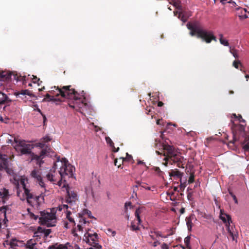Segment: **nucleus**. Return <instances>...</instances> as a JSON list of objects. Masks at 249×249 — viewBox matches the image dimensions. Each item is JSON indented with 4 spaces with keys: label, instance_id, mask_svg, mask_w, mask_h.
Instances as JSON below:
<instances>
[{
    "label": "nucleus",
    "instance_id": "obj_57",
    "mask_svg": "<svg viewBox=\"0 0 249 249\" xmlns=\"http://www.w3.org/2000/svg\"><path fill=\"white\" fill-rule=\"evenodd\" d=\"M160 120L159 119V120H158L156 122V124L158 125H160Z\"/></svg>",
    "mask_w": 249,
    "mask_h": 249
},
{
    "label": "nucleus",
    "instance_id": "obj_30",
    "mask_svg": "<svg viewBox=\"0 0 249 249\" xmlns=\"http://www.w3.org/2000/svg\"><path fill=\"white\" fill-rule=\"evenodd\" d=\"M87 195L89 196H91L92 197L94 196V194L93 192V190L92 188L90 186H89L86 188L85 189Z\"/></svg>",
    "mask_w": 249,
    "mask_h": 249
},
{
    "label": "nucleus",
    "instance_id": "obj_18",
    "mask_svg": "<svg viewBox=\"0 0 249 249\" xmlns=\"http://www.w3.org/2000/svg\"><path fill=\"white\" fill-rule=\"evenodd\" d=\"M0 196L3 203H5V201L8 199L9 196V192L8 190L3 188L0 190Z\"/></svg>",
    "mask_w": 249,
    "mask_h": 249
},
{
    "label": "nucleus",
    "instance_id": "obj_44",
    "mask_svg": "<svg viewBox=\"0 0 249 249\" xmlns=\"http://www.w3.org/2000/svg\"><path fill=\"white\" fill-rule=\"evenodd\" d=\"M190 237L189 236L186 237L184 239V242L186 245H188L190 243Z\"/></svg>",
    "mask_w": 249,
    "mask_h": 249
},
{
    "label": "nucleus",
    "instance_id": "obj_29",
    "mask_svg": "<svg viewBox=\"0 0 249 249\" xmlns=\"http://www.w3.org/2000/svg\"><path fill=\"white\" fill-rule=\"evenodd\" d=\"M16 95L17 96H19L20 95H28L29 96H31L32 94L30 93V92L28 90L26 89V90H22L20 92L16 93Z\"/></svg>",
    "mask_w": 249,
    "mask_h": 249
},
{
    "label": "nucleus",
    "instance_id": "obj_63",
    "mask_svg": "<svg viewBox=\"0 0 249 249\" xmlns=\"http://www.w3.org/2000/svg\"><path fill=\"white\" fill-rule=\"evenodd\" d=\"M247 15H249V11H247Z\"/></svg>",
    "mask_w": 249,
    "mask_h": 249
},
{
    "label": "nucleus",
    "instance_id": "obj_50",
    "mask_svg": "<svg viewBox=\"0 0 249 249\" xmlns=\"http://www.w3.org/2000/svg\"><path fill=\"white\" fill-rule=\"evenodd\" d=\"M220 2L223 4H225L226 3H231V0L228 1V0H221Z\"/></svg>",
    "mask_w": 249,
    "mask_h": 249
},
{
    "label": "nucleus",
    "instance_id": "obj_11",
    "mask_svg": "<svg viewBox=\"0 0 249 249\" xmlns=\"http://www.w3.org/2000/svg\"><path fill=\"white\" fill-rule=\"evenodd\" d=\"M62 188L64 191H66L68 196L67 202L71 204L78 200V197L77 193L70 189L67 182H64L62 185Z\"/></svg>",
    "mask_w": 249,
    "mask_h": 249
},
{
    "label": "nucleus",
    "instance_id": "obj_17",
    "mask_svg": "<svg viewBox=\"0 0 249 249\" xmlns=\"http://www.w3.org/2000/svg\"><path fill=\"white\" fill-rule=\"evenodd\" d=\"M237 10L238 11V17L241 19H243L249 18V15H247V10L245 8H238Z\"/></svg>",
    "mask_w": 249,
    "mask_h": 249
},
{
    "label": "nucleus",
    "instance_id": "obj_31",
    "mask_svg": "<svg viewBox=\"0 0 249 249\" xmlns=\"http://www.w3.org/2000/svg\"><path fill=\"white\" fill-rule=\"evenodd\" d=\"M54 100V98L53 96H50L49 94H47L45 96V97L43 99V102H46L49 101H53Z\"/></svg>",
    "mask_w": 249,
    "mask_h": 249
},
{
    "label": "nucleus",
    "instance_id": "obj_41",
    "mask_svg": "<svg viewBox=\"0 0 249 249\" xmlns=\"http://www.w3.org/2000/svg\"><path fill=\"white\" fill-rule=\"evenodd\" d=\"M36 146L42 148L45 146V143L41 140L40 142L36 143Z\"/></svg>",
    "mask_w": 249,
    "mask_h": 249
},
{
    "label": "nucleus",
    "instance_id": "obj_9",
    "mask_svg": "<svg viewBox=\"0 0 249 249\" xmlns=\"http://www.w3.org/2000/svg\"><path fill=\"white\" fill-rule=\"evenodd\" d=\"M219 217L220 219L225 224L227 231L232 238V240H235L236 239V234L230 229V223H231V216L225 213L223 210H220Z\"/></svg>",
    "mask_w": 249,
    "mask_h": 249
},
{
    "label": "nucleus",
    "instance_id": "obj_3",
    "mask_svg": "<svg viewBox=\"0 0 249 249\" xmlns=\"http://www.w3.org/2000/svg\"><path fill=\"white\" fill-rule=\"evenodd\" d=\"M155 145L157 147L161 146L162 148L163 151L162 153L159 151H156V153L158 155L163 154V155L165 157L164 159V160L165 161L164 163L165 166L167 165V161L169 160H171L174 162H178L181 161V157L179 155L178 152L172 146L164 144L160 141L158 142V140H156Z\"/></svg>",
    "mask_w": 249,
    "mask_h": 249
},
{
    "label": "nucleus",
    "instance_id": "obj_56",
    "mask_svg": "<svg viewBox=\"0 0 249 249\" xmlns=\"http://www.w3.org/2000/svg\"><path fill=\"white\" fill-rule=\"evenodd\" d=\"M163 105V103L161 102H159L158 103V106L159 107H161Z\"/></svg>",
    "mask_w": 249,
    "mask_h": 249
},
{
    "label": "nucleus",
    "instance_id": "obj_53",
    "mask_svg": "<svg viewBox=\"0 0 249 249\" xmlns=\"http://www.w3.org/2000/svg\"><path fill=\"white\" fill-rule=\"evenodd\" d=\"M138 164H143V165H145V163L142 161V160H138V162H137Z\"/></svg>",
    "mask_w": 249,
    "mask_h": 249
},
{
    "label": "nucleus",
    "instance_id": "obj_45",
    "mask_svg": "<svg viewBox=\"0 0 249 249\" xmlns=\"http://www.w3.org/2000/svg\"><path fill=\"white\" fill-rule=\"evenodd\" d=\"M42 231V230L41 228H38V231L35 233V236H39L40 235L39 234Z\"/></svg>",
    "mask_w": 249,
    "mask_h": 249
},
{
    "label": "nucleus",
    "instance_id": "obj_46",
    "mask_svg": "<svg viewBox=\"0 0 249 249\" xmlns=\"http://www.w3.org/2000/svg\"><path fill=\"white\" fill-rule=\"evenodd\" d=\"M169 246L167 244L163 243L161 245V249H168Z\"/></svg>",
    "mask_w": 249,
    "mask_h": 249
},
{
    "label": "nucleus",
    "instance_id": "obj_35",
    "mask_svg": "<svg viewBox=\"0 0 249 249\" xmlns=\"http://www.w3.org/2000/svg\"><path fill=\"white\" fill-rule=\"evenodd\" d=\"M241 62L239 60H235L233 61L232 65L233 67H234L236 69H238L239 65H241Z\"/></svg>",
    "mask_w": 249,
    "mask_h": 249
},
{
    "label": "nucleus",
    "instance_id": "obj_59",
    "mask_svg": "<svg viewBox=\"0 0 249 249\" xmlns=\"http://www.w3.org/2000/svg\"><path fill=\"white\" fill-rule=\"evenodd\" d=\"M145 189L148 190H150V188L149 187H145Z\"/></svg>",
    "mask_w": 249,
    "mask_h": 249
},
{
    "label": "nucleus",
    "instance_id": "obj_7",
    "mask_svg": "<svg viewBox=\"0 0 249 249\" xmlns=\"http://www.w3.org/2000/svg\"><path fill=\"white\" fill-rule=\"evenodd\" d=\"M40 222L47 227H52L55 225L56 219L55 213L51 211V213H42L39 218Z\"/></svg>",
    "mask_w": 249,
    "mask_h": 249
},
{
    "label": "nucleus",
    "instance_id": "obj_1",
    "mask_svg": "<svg viewBox=\"0 0 249 249\" xmlns=\"http://www.w3.org/2000/svg\"><path fill=\"white\" fill-rule=\"evenodd\" d=\"M0 169L5 170L11 175L10 180L17 189V195L21 200H26L31 206L37 207L44 200V196L47 195L46 189H43L39 196H35L27 187L28 179L25 176H19L14 174L12 169L9 167L7 156L0 154Z\"/></svg>",
    "mask_w": 249,
    "mask_h": 249
},
{
    "label": "nucleus",
    "instance_id": "obj_12",
    "mask_svg": "<svg viewBox=\"0 0 249 249\" xmlns=\"http://www.w3.org/2000/svg\"><path fill=\"white\" fill-rule=\"evenodd\" d=\"M49 249H80L75 243L67 242L65 244H55L49 247Z\"/></svg>",
    "mask_w": 249,
    "mask_h": 249
},
{
    "label": "nucleus",
    "instance_id": "obj_15",
    "mask_svg": "<svg viewBox=\"0 0 249 249\" xmlns=\"http://www.w3.org/2000/svg\"><path fill=\"white\" fill-rule=\"evenodd\" d=\"M199 36H201V38L207 43L211 42L212 40L216 41L215 37L213 35L212 32L206 31H199Z\"/></svg>",
    "mask_w": 249,
    "mask_h": 249
},
{
    "label": "nucleus",
    "instance_id": "obj_22",
    "mask_svg": "<svg viewBox=\"0 0 249 249\" xmlns=\"http://www.w3.org/2000/svg\"><path fill=\"white\" fill-rule=\"evenodd\" d=\"M199 31H206V30H203L200 28H197L193 30H191L190 34L191 36H194L195 35H196L197 37L201 38V36H199V34L198 33Z\"/></svg>",
    "mask_w": 249,
    "mask_h": 249
},
{
    "label": "nucleus",
    "instance_id": "obj_42",
    "mask_svg": "<svg viewBox=\"0 0 249 249\" xmlns=\"http://www.w3.org/2000/svg\"><path fill=\"white\" fill-rule=\"evenodd\" d=\"M43 232H44V235L47 236H48L50 233L51 232V230L50 229H47V230H44L43 231Z\"/></svg>",
    "mask_w": 249,
    "mask_h": 249
},
{
    "label": "nucleus",
    "instance_id": "obj_5",
    "mask_svg": "<svg viewBox=\"0 0 249 249\" xmlns=\"http://www.w3.org/2000/svg\"><path fill=\"white\" fill-rule=\"evenodd\" d=\"M56 168L54 166L53 169L50 170V172L46 175V178L52 183L57 184L62 187L63 183L65 182L62 178L59 172H56L55 171Z\"/></svg>",
    "mask_w": 249,
    "mask_h": 249
},
{
    "label": "nucleus",
    "instance_id": "obj_52",
    "mask_svg": "<svg viewBox=\"0 0 249 249\" xmlns=\"http://www.w3.org/2000/svg\"><path fill=\"white\" fill-rule=\"evenodd\" d=\"M185 187H186V183H185V182L182 183L181 182L180 187L184 189Z\"/></svg>",
    "mask_w": 249,
    "mask_h": 249
},
{
    "label": "nucleus",
    "instance_id": "obj_64",
    "mask_svg": "<svg viewBox=\"0 0 249 249\" xmlns=\"http://www.w3.org/2000/svg\"><path fill=\"white\" fill-rule=\"evenodd\" d=\"M162 135H163V134H162V133H161V135H160V136H161V137L162 138Z\"/></svg>",
    "mask_w": 249,
    "mask_h": 249
},
{
    "label": "nucleus",
    "instance_id": "obj_20",
    "mask_svg": "<svg viewBox=\"0 0 249 249\" xmlns=\"http://www.w3.org/2000/svg\"><path fill=\"white\" fill-rule=\"evenodd\" d=\"M9 102L7 95L3 93L0 92V104H3Z\"/></svg>",
    "mask_w": 249,
    "mask_h": 249
},
{
    "label": "nucleus",
    "instance_id": "obj_47",
    "mask_svg": "<svg viewBox=\"0 0 249 249\" xmlns=\"http://www.w3.org/2000/svg\"><path fill=\"white\" fill-rule=\"evenodd\" d=\"M33 77V82L34 83H37L40 81L39 79L37 78L36 76L32 75Z\"/></svg>",
    "mask_w": 249,
    "mask_h": 249
},
{
    "label": "nucleus",
    "instance_id": "obj_8",
    "mask_svg": "<svg viewBox=\"0 0 249 249\" xmlns=\"http://www.w3.org/2000/svg\"><path fill=\"white\" fill-rule=\"evenodd\" d=\"M84 240L92 247L89 249H100L101 246L98 244V235L96 233H90L87 231L84 236Z\"/></svg>",
    "mask_w": 249,
    "mask_h": 249
},
{
    "label": "nucleus",
    "instance_id": "obj_24",
    "mask_svg": "<svg viewBox=\"0 0 249 249\" xmlns=\"http://www.w3.org/2000/svg\"><path fill=\"white\" fill-rule=\"evenodd\" d=\"M193 218V216H189L186 218V224L189 230H191L192 227V220Z\"/></svg>",
    "mask_w": 249,
    "mask_h": 249
},
{
    "label": "nucleus",
    "instance_id": "obj_4",
    "mask_svg": "<svg viewBox=\"0 0 249 249\" xmlns=\"http://www.w3.org/2000/svg\"><path fill=\"white\" fill-rule=\"evenodd\" d=\"M55 168H59L58 172L63 178L65 182L67 178L72 177L75 170L74 167L69 163L68 160L63 159L61 160H58L54 164Z\"/></svg>",
    "mask_w": 249,
    "mask_h": 249
},
{
    "label": "nucleus",
    "instance_id": "obj_49",
    "mask_svg": "<svg viewBox=\"0 0 249 249\" xmlns=\"http://www.w3.org/2000/svg\"><path fill=\"white\" fill-rule=\"evenodd\" d=\"M30 216L31 218H34V219L36 220L37 219V216H36V215H35L34 213H30Z\"/></svg>",
    "mask_w": 249,
    "mask_h": 249
},
{
    "label": "nucleus",
    "instance_id": "obj_36",
    "mask_svg": "<svg viewBox=\"0 0 249 249\" xmlns=\"http://www.w3.org/2000/svg\"><path fill=\"white\" fill-rule=\"evenodd\" d=\"M194 179H195L194 175L193 173H191L189 177V179H188V183H193L194 181Z\"/></svg>",
    "mask_w": 249,
    "mask_h": 249
},
{
    "label": "nucleus",
    "instance_id": "obj_14",
    "mask_svg": "<svg viewBox=\"0 0 249 249\" xmlns=\"http://www.w3.org/2000/svg\"><path fill=\"white\" fill-rule=\"evenodd\" d=\"M31 176L36 180V181L38 182V184L42 189H45V184L42 180L41 172L39 169H34L31 173Z\"/></svg>",
    "mask_w": 249,
    "mask_h": 249
},
{
    "label": "nucleus",
    "instance_id": "obj_19",
    "mask_svg": "<svg viewBox=\"0 0 249 249\" xmlns=\"http://www.w3.org/2000/svg\"><path fill=\"white\" fill-rule=\"evenodd\" d=\"M21 244L20 241L16 239H13L9 243L10 248L9 249H18L17 246H18Z\"/></svg>",
    "mask_w": 249,
    "mask_h": 249
},
{
    "label": "nucleus",
    "instance_id": "obj_55",
    "mask_svg": "<svg viewBox=\"0 0 249 249\" xmlns=\"http://www.w3.org/2000/svg\"><path fill=\"white\" fill-rule=\"evenodd\" d=\"M114 164H115V166H118V167H120V164L118 165L117 160H115V161H114Z\"/></svg>",
    "mask_w": 249,
    "mask_h": 249
},
{
    "label": "nucleus",
    "instance_id": "obj_28",
    "mask_svg": "<svg viewBox=\"0 0 249 249\" xmlns=\"http://www.w3.org/2000/svg\"><path fill=\"white\" fill-rule=\"evenodd\" d=\"M172 4L176 8L178 9H181V5L180 1L178 0H172V2H171Z\"/></svg>",
    "mask_w": 249,
    "mask_h": 249
},
{
    "label": "nucleus",
    "instance_id": "obj_6",
    "mask_svg": "<svg viewBox=\"0 0 249 249\" xmlns=\"http://www.w3.org/2000/svg\"><path fill=\"white\" fill-rule=\"evenodd\" d=\"M70 86H64L62 89L57 87L56 89L58 90V93H57V95L60 94L64 98L74 100L80 99L79 95L74 89H70Z\"/></svg>",
    "mask_w": 249,
    "mask_h": 249
},
{
    "label": "nucleus",
    "instance_id": "obj_37",
    "mask_svg": "<svg viewBox=\"0 0 249 249\" xmlns=\"http://www.w3.org/2000/svg\"><path fill=\"white\" fill-rule=\"evenodd\" d=\"M187 27L188 29H189L190 30H193L197 28V27H196L194 25H193L191 23H187Z\"/></svg>",
    "mask_w": 249,
    "mask_h": 249
},
{
    "label": "nucleus",
    "instance_id": "obj_54",
    "mask_svg": "<svg viewBox=\"0 0 249 249\" xmlns=\"http://www.w3.org/2000/svg\"><path fill=\"white\" fill-rule=\"evenodd\" d=\"M160 244V243L158 241H155L154 242L153 244V246L154 247H156L158 246V245Z\"/></svg>",
    "mask_w": 249,
    "mask_h": 249
},
{
    "label": "nucleus",
    "instance_id": "obj_10",
    "mask_svg": "<svg viewBox=\"0 0 249 249\" xmlns=\"http://www.w3.org/2000/svg\"><path fill=\"white\" fill-rule=\"evenodd\" d=\"M68 208L69 206L65 204L60 205L58 207L60 211L62 210L66 211V218L67 220L64 221V227L67 229L73 227L75 224L74 219L71 216V213L68 211Z\"/></svg>",
    "mask_w": 249,
    "mask_h": 249
},
{
    "label": "nucleus",
    "instance_id": "obj_33",
    "mask_svg": "<svg viewBox=\"0 0 249 249\" xmlns=\"http://www.w3.org/2000/svg\"><path fill=\"white\" fill-rule=\"evenodd\" d=\"M219 41L220 43L225 46H228L229 44L228 41L224 38H219Z\"/></svg>",
    "mask_w": 249,
    "mask_h": 249
},
{
    "label": "nucleus",
    "instance_id": "obj_48",
    "mask_svg": "<svg viewBox=\"0 0 249 249\" xmlns=\"http://www.w3.org/2000/svg\"><path fill=\"white\" fill-rule=\"evenodd\" d=\"M126 156L127 157L125 158H121V159L123 160V161L125 160V159H127L128 160H129V159H130L131 158H132V156L131 155H128V153H126Z\"/></svg>",
    "mask_w": 249,
    "mask_h": 249
},
{
    "label": "nucleus",
    "instance_id": "obj_34",
    "mask_svg": "<svg viewBox=\"0 0 249 249\" xmlns=\"http://www.w3.org/2000/svg\"><path fill=\"white\" fill-rule=\"evenodd\" d=\"M107 234V235H110V236H114L116 234V232L114 231H112L111 229H108L107 230V232H106Z\"/></svg>",
    "mask_w": 249,
    "mask_h": 249
},
{
    "label": "nucleus",
    "instance_id": "obj_21",
    "mask_svg": "<svg viewBox=\"0 0 249 249\" xmlns=\"http://www.w3.org/2000/svg\"><path fill=\"white\" fill-rule=\"evenodd\" d=\"M106 142H107L109 144V145L112 147L113 149V151L114 152H117L119 151V148L118 147L117 148H116L114 146V143L112 141V140H111V139L108 137H107L106 138Z\"/></svg>",
    "mask_w": 249,
    "mask_h": 249
},
{
    "label": "nucleus",
    "instance_id": "obj_25",
    "mask_svg": "<svg viewBox=\"0 0 249 249\" xmlns=\"http://www.w3.org/2000/svg\"><path fill=\"white\" fill-rule=\"evenodd\" d=\"M79 222L80 224L77 225V227L79 231H82L84 228H85V227L83 226V224L86 225L87 221L84 218H80Z\"/></svg>",
    "mask_w": 249,
    "mask_h": 249
},
{
    "label": "nucleus",
    "instance_id": "obj_62",
    "mask_svg": "<svg viewBox=\"0 0 249 249\" xmlns=\"http://www.w3.org/2000/svg\"><path fill=\"white\" fill-rule=\"evenodd\" d=\"M245 77H246V78H249V75H246L245 76Z\"/></svg>",
    "mask_w": 249,
    "mask_h": 249
},
{
    "label": "nucleus",
    "instance_id": "obj_51",
    "mask_svg": "<svg viewBox=\"0 0 249 249\" xmlns=\"http://www.w3.org/2000/svg\"><path fill=\"white\" fill-rule=\"evenodd\" d=\"M238 119L240 122H245V120L243 119H242V117L241 115H239L238 117Z\"/></svg>",
    "mask_w": 249,
    "mask_h": 249
},
{
    "label": "nucleus",
    "instance_id": "obj_13",
    "mask_svg": "<svg viewBox=\"0 0 249 249\" xmlns=\"http://www.w3.org/2000/svg\"><path fill=\"white\" fill-rule=\"evenodd\" d=\"M143 212L142 208L137 209L135 213L136 220L131 223V228L133 231H136L139 229V226L141 223V213Z\"/></svg>",
    "mask_w": 249,
    "mask_h": 249
},
{
    "label": "nucleus",
    "instance_id": "obj_38",
    "mask_svg": "<svg viewBox=\"0 0 249 249\" xmlns=\"http://www.w3.org/2000/svg\"><path fill=\"white\" fill-rule=\"evenodd\" d=\"M243 148L245 151H249V142L244 143Z\"/></svg>",
    "mask_w": 249,
    "mask_h": 249
},
{
    "label": "nucleus",
    "instance_id": "obj_39",
    "mask_svg": "<svg viewBox=\"0 0 249 249\" xmlns=\"http://www.w3.org/2000/svg\"><path fill=\"white\" fill-rule=\"evenodd\" d=\"M44 143L51 141V139L49 136H45L41 140Z\"/></svg>",
    "mask_w": 249,
    "mask_h": 249
},
{
    "label": "nucleus",
    "instance_id": "obj_2",
    "mask_svg": "<svg viewBox=\"0 0 249 249\" xmlns=\"http://www.w3.org/2000/svg\"><path fill=\"white\" fill-rule=\"evenodd\" d=\"M9 136L7 143L11 144L17 152L20 155L30 154L32 160H36L37 163L41 164V160L46 154L45 151L42 150L39 155H37L32 153V150L35 146L34 144L27 143L24 140H18L11 135Z\"/></svg>",
    "mask_w": 249,
    "mask_h": 249
},
{
    "label": "nucleus",
    "instance_id": "obj_26",
    "mask_svg": "<svg viewBox=\"0 0 249 249\" xmlns=\"http://www.w3.org/2000/svg\"><path fill=\"white\" fill-rule=\"evenodd\" d=\"M230 52L232 54V55L235 58H239V56L238 53V51L235 49L234 48H231V47H230Z\"/></svg>",
    "mask_w": 249,
    "mask_h": 249
},
{
    "label": "nucleus",
    "instance_id": "obj_16",
    "mask_svg": "<svg viewBox=\"0 0 249 249\" xmlns=\"http://www.w3.org/2000/svg\"><path fill=\"white\" fill-rule=\"evenodd\" d=\"M41 243L35 239L28 240L26 245L25 249H40Z\"/></svg>",
    "mask_w": 249,
    "mask_h": 249
},
{
    "label": "nucleus",
    "instance_id": "obj_60",
    "mask_svg": "<svg viewBox=\"0 0 249 249\" xmlns=\"http://www.w3.org/2000/svg\"><path fill=\"white\" fill-rule=\"evenodd\" d=\"M44 89V87H43V88H41V89H39V91H42V90H43V89Z\"/></svg>",
    "mask_w": 249,
    "mask_h": 249
},
{
    "label": "nucleus",
    "instance_id": "obj_23",
    "mask_svg": "<svg viewBox=\"0 0 249 249\" xmlns=\"http://www.w3.org/2000/svg\"><path fill=\"white\" fill-rule=\"evenodd\" d=\"M169 175L171 177H177L178 178H181L182 177V174L178 170H172L169 172Z\"/></svg>",
    "mask_w": 249,
    "mask_h": 249
},
{
    "label": "nucleus",
    "instance_id": "obj_40",
    "mask_svg": "<svg viewBox=\"0 0 249 249\" xmlns=\"http://www.w3.org/2000/svg\"><path fill=\"white\" fill-rule=\"evenodd\" d=\"M152 234L150 235V237L152 239H154V236L156 235V236H160V234L159 232H151Z\"/></svg>",
    "mask_w": 249,
    "mask_h": 249
},
{
    "label": "nucleus",
    "instance_id": "obj_27",
    "mask_svg": "<svg viewBox=\"0 0 249 249\" xmlns=\"http://www.w3.org/2000/svg\"><path fill=\"white\" fill-rule=\"evenodd\" d=\"M174 15L175 16H177V15L178 14V18H180L183 23L185 22L187 20V18L186 17H185L183 15H182V13L180 12H178V11H174Z\"/></svg>",
    "mask_w": 249,
    "mask_h": 249
},
{
    "label": "nucleus",
    "instance_id": "obj_32",
    "mask_svg": "<svg viewBox=\"0 0 249 249\" xmlns=\"http://www.w3.org/2000/svg\"><path fill=\"white\" fill-rule=\"evenodd\" d=\"M137 184L134 186L133 190L135 191V188H138L139 187H141L143 188H145V184L144 183H141L139 181L136 182Z\"/></svg>",
    "mask_w": 249,
    "mask_h": 249
},
{
    "label": "nucleus",
    "instance_id": "obj_61",
    "mask_svg": "<svg viewBox=\"0 0 249 249\" xmlns=\"http://www.w3.org/2000/svg\"><path fill=\"white\" fill-rule=\"evenodd\" d=\"M0 120L1 121V122H3V119L2 118V117H0Z\"/></svg>",
    "mask_w": 249,
    "mask_h": 249
},
{
    "label": "nucleus",
    "instance_id": "obj_58",
    "mask_svg": "<svg viewBox=\"0 0 249 249\" xmlns=\"http://www.w3.org/2000/svg\"><path fill=\"white\" fill-rule=\"evenodd\" d=\"M219 38H223V35H222V34H220V35H219Z\"/></svg>",
    "mask_w": 249,
    "mask_h": 249
},
{
    "label": "nucleus",
    "instance_id": "obj_43",
    "mask_svg": "<svg viewBox=\"0 0 249 249\" xmlns=\"http://www.w3.org/2000/svg\"><path fill=\"white\" fill-rule=\"evenodd\" d=\"M230 194L231 195V196H232V197L233 198L234 202L235 203H237L238 201H237V199L235 196L231 192H230Z\"/></svg>",
    "mask_w": 249,
    "mask_h": 249
}]
</instances>
